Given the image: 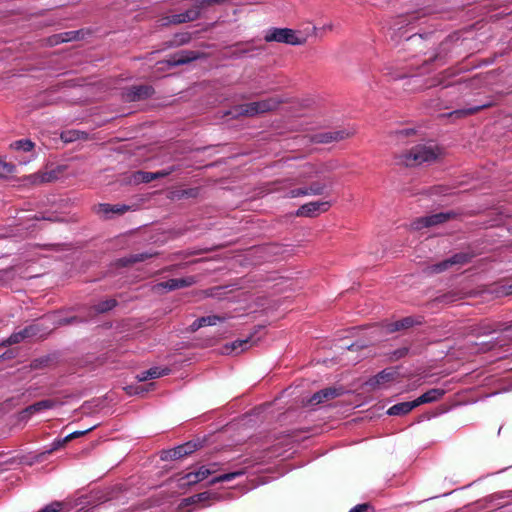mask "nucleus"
<instances>
[{"label":"nucleus","instance_id":"35","mask_svg":"<svg viewBox=\"0 0 512 512\" xmlns=\"http://www.w3.org/2000/svg\"><path fill=\"white\" fill-rule=\"evenodd\" d=\"M395 372L392 370H383L375 376V381L377 384H384L392 379H394Z\"/></svg>","mask_w":512,"mask_h":512},{"label":"nucleus","instance_id":"28","mask_svg":"<svg viewBox=\"0 0 512 512\" xmlns=\"http://www.w3.org/2000/svg\"><path fill=\"white\" fill-rule=\"evenodd\" d=\"M255 103L257 105L259 113L263 114L275 110L281 103V100L275 97H271L261 101H256Z\"/></svg>","mask_w":512,"mask_h":512},{"label":"nucleus","instance_id":"45","mask_svg":"<svg viewBox=\"0 0 512 512\" xmlns=\"http://www.w3.org/2000/svg\"><path fill=\"white\" fill-rule=\"evenodd\" d=\"M37 178H40L39 182H46V181H50L51 180V175L48 174V173H45L43 175H38Z\"/></svg>","mask_w":512,"mask_h":512},{"label":"nucleus","instance_id":"1","mask_svg":"<svg viewBox=\"0 0 512 512\" xmlns=\"http://www.w3.org/2000/svg\"><path fill=\"white\" fill-rule=\"evenodd\" d=\"M332 167H329L326 164H307L303 167V169L299 173V182H305L311 180L313 178H318L317 180L311 181L309 184L302 186L300 188L291 189L287 193V197L289 198H297L302 196H320L326 194L328 187L332 185V182L329 178L323 177L319 178L321 174L325 171L331 170Z\"/></svg>","mask_w":512,"mask_h":512},{"label":"nucleus","instance_id":"3","mask_svg":"<svg viewBox=\"0 0 512 512\" xmlns=\"http://www.w3.org/2000/svg\"><path fill=\"white\" fill-rule=\"evenodd\" d=\"M266 42H278L289 45H303L307 41V37L300 31L290 28H272L265 37Z\"/></svg>","mask_w":512,"mask_h":512},{"label":"nucleus","instance_id":"18","mask_svg":"<svg viewBox=\"0 0 512 512\" xmlns=\"http://www.w3.org/2000/svg\"><path fill=\"white\" fill-rule=\"evenodd\" d=\"M157 255H158L157 252H142V253H137V254H131L129 256H125L123 258L118 259L116 263H117V266H119V267H126V266L133 265L135 263H138V262H143V261L153 258Z\"/></svg>","mask_w":512,"mask_h":512},{"label":"nucleus","instance_id":"12","mask_svg":"<svg viewBox=\"0 0 512 512\" xmlns=\"http://www.w3.org/2000/svg\"><path fill=\"white\" fill-rule=\"evenodd\" d=\"M62 404L63 403L57 399H44L27 406L20 412V417L22 420L28 419L35 413L41 412L43 410L52 409Z\"/></svg>","mask_w":512,"mask_h":512},{"label":"nucleus","instance_id":"16","mask_svg":"<svg viewBox=\"0 0 512 512\" xmlns=\"http://www.w3.org/2000/svg\"><path fill=\"white\" fill-rule=\"evenodd\" d=\"M343 388H336V387H327L324 388L315 394L310 399V403L312 405H317L321 403H325L329 400L335 399L343 394Z\"/></svg>","mask_w":512,"mask_h":512},{"label":"nucleus","instance_id":"19","mask_svg":"<svg viewBox=\"0 0 512 512\" xmlns=\"http://www.w3.org/2000/svg\"><path fill=\"white\" fill-rule=\"evenodd\" d=\"M225 319V317L219 315L203 316L193 321V323L189 326V331L196 332L197 330L204 326H213L216 325L218 322L225 321Z\"/></svg>","mask_w":512,"mask_h":512},{"label":"nucleus","instance_id":"27","mask_svg":"<svg viewBox=\"0 0 512 512\" xmlns=\"http://www.w3.org/2000/svg\"><path fill=\"white\" fill-rule=\"evenodd\" d=\"M169 372V369H160L158 367H153V368H150L146 371H143L141 373H139L136 378L138 379V381L142 382V381H146L148 379H156V378H159L161 376H164V375H167Z\"/></svg>","mask_w":512,"mask_h":512},{"label":"nucleus","instance_id":"34","mask_svg":"<svg viewBox=\"0 0 512 512\" xmlns=\"http://www.w3.org/2000/svg\"><path fill=\"white\" fill-rule=\"evenodd\" d=\"M212 497V494L210 492H202V493H198V494H195L187 499H185V502L187 504H196V503H200V502H206L208 500H210Z\"/></svg>","mask_w":512,"mask_h":512},{"label":"nucleus","instance_id":"36","mask_svg":"<svg viewBox=\"0 0 512 512\" xmlns=\"http://www.w3.org/2000/svg\"><path fill=\"white\" fill-rule=\"evenodd\" d=\"M488 106L489 105H482V106H477V107H473V108H469V109L457 110V111H454L452 114H456L459 116L473 115Z\"/></svg>","mask_w":512,"mask_h":512},{"label":"nucleus","instance_id":"8","mask_svg":"<svg viewBox=\"0 0 512 512\" xmlns=\"http://www.w3.org/2000/svg\"><path fill=\"white\" fill-rule=\"evenodd\" d=\"M455 216L456 214L454 212H441L425 217H420L412 222V228L415 230H420L424 227L436 226L447 222Z\"/></svg>","mask_w":512,"mask_h":512},{"label":"nucleus","instance_id":"26","mask_svg":"<svg viewBox=\"0 0 512 512\" xmlns=\"http://www.w3.org/2000/svg\"><path fill=\"white\" fill-rule=\"evenodd\" d=\"M60 138L63 142L70 143V142L80 140V139L87 140L89 138V135L85 131L71 129V130L63 131L61 133Z\"/></svg>","mask_w":512,"mask_h":512},{"label":"nucleus","instance_id":"30","mask_svg":"<svg viewBox=\"0 0 512 512\" xmlns=\"http://www.w3.org/2000/svg\"><path fill=\"white\" fill-rule=\"evenodd\" d=\"M236 113L239 116H255L260 114L255 102H250L246 104H242L236 107Z\"/></svg>","mask_w":512,"mask_h":512},{"label":"nucleus","instance_id":"41","mask_svg":"<svg viewBox=\"0 0 512 512\" xmlns=\"http://www.w3.org/2000/svg\"><path fill=\"white\" fill-rule=\"evenodd\" d=\"M94 429V427H90V428H87L85 430H82V431H75V432H72L70 434H68L66 436V441L70 442L76 438H79L81 436H84L85 434L89 433L90 431H92Z\"/></svg>","mask_w":512,"mask_h":512},{"label":"nucleus","instance_id":"46","mask_svg":"<svg viewBox=\"0 0 512 512\" xmlns=\"http://www.w3.org/2000/svg\"><path fill=\"white\" fill-rule=\"evenodd\" d=\"M399 134L403 135V136H410V135L414 134V130L413 129H403V130L399 131Z\"/></svg>","mask_w":512,"mask_h":512},{"label":"nucleus","instance_id":"48","mask_svg":"<svg viewBox=\"0 0 512 512\" xmlns=\"http://www.w3.org/2000/svg\"><path fill=\"white\" fill-rule=\"evenodd\" d=\"M206 469H216V472H217L219 470V464L212 463L208 467H206Z\"/></svg>","mask_w":512,"mask_h":512},{"label":"nucleus","instance_id":"32","mask_svg":"<svg viewBox=\"0 0 512 512\" xmlns=\"http://www.w3.org/2000/svg\"><path fill=\"white\" fill-rule=\"evenodd\" d=\"M35 143L30 139H19L11 143V148L15 150H21L24 152H30L34 149Z\"/></svg>","mask_w":512,"mask_h":512},{"label":"nucleus","instance_id":"7","mask_svg":"<svg viewBox=\"0 0 512 512\" xmlns=\"http://www.w3.org/2000/svg\"><path fill=\"white\" fill-rule=\"evenodd\" d=\"M206 54L204 52L200 51H194V50H181L172 56H170L168 59H166L164 62L170 66H180L185 65L188 63H191L193 61H196L198 59L205 58Z\"/></svg>","mask_w":512,"mask_h":512},{"label":"nucleus","instance_id":"50","mask_svg":"<svg viewBox=\"0 0 512 512\" xmlns=\"http://www.w3.org/2000/svg\"><path fill=\"white\" fill-rule=\"evenodd\" d=\"M358 347H359V346H358V345H356V344H351V345L348 347V349H350V350H355V349H357Z\"/></svg>","mask_w":512,"mask_h":512},{"label":"nucleus","instance_id":"13","mask_svg":"<svg viewBox=\"0 0 512 512\" xmlns=\"http://www.w3.org/2000/svg\"><path fill=\"white\" fill-rule=\"evenodd\" d=\"M512 329V322L511 323H501V322H488L483 321L479 323L478 325L474 326L471 330V333L476 336H482V335H488L492 332L496 331H506Z\"/></svg>","mask_w":512,"mask_h":512},{"label":"nucleus","instance_id":"6","mask_svg":"<svg viewBox=\"0 0 512 512\" xmlns=\"http://www.w3.org/2000/svg\"><path fill=\"white\" fill-rule=\"evenodd\" d=\"M177 170H179V166L177 165L170 166L167 169H163L157 172H146L139 170L132 173L129 182L133 184L149 183L153 180L169 176Z\"/></svg>","mask_w":512,"mask_h":512},{"label":"nucleus","instance_id":"33","mask_svg":"<svg viewBox=\"0 0 512 512\" xmlns=\"http://www.w3.org/2000/svg\"><path fill=\"white\" fill-rule=\"evenodd\" d=\"M243 474H244L243 470L225 473V474L219 475V476L211 479L209 482V485H215L216 483L231 481Z\"/></svg>","mask_w":512,"mask_h":512},{"label":"nucleus","instance_id":"10","mask_svg":"<svg viewBox=\"0 0 512 512\" xmlns=\"http://www.w3.org/2000/svg\"><path fill=\"white\" fill-rule=\"evenodd\" d=\"M200 17L201 16H200L198 10L196 9L195 5L193 4V6L190 9L186 10L185 12L166 16V17L162 18L161 21H162V26L178 25V24L193 22V21L199 19Z\"/></svg>","mask_w":512,"mask_h":512},{"label":"nucleus","instance_id":"21","mask_svg":"<svg viewBox=\"0 0 512 512\" xmlns=\"http://www.w3.org/2000/svg\"><path fill=\"white\" fill-rule=\"evenodd\" d=\"M192 34L189 32H180L173 35L170 40L163 42L162 49L177 48L190 43Z\"/></svg>","mask_w":512,"mask_h":512},{"label":"nucleus","instance_id":"20","mask_svg":"<svg viewBox=\"0 0 512 512\" xmlns=\"http://www.w3.org/2000/svg\"><path fill=\"white\" fill-rule=\"evenodd\" d=\"M131 209L130 206L125 204H107V203H100L97 205V213L103 214L106 217H109V214H118L122 215L129 211Z\"/></svg>","mask_w":512,"mask_h":512},{"label":"nucleus","instance_id":"5","mask_svg":"<svg viewBox=\"0 0 512 512\" xmlns=\"http://www.w3.org/2000/svg\"><path fill=\"white\" fill-rule=\"evenodd\" d=\"M202 447V443L199 440L196 441H188L184 444H181L175 448L163 450L161 452L160 458L163 461L169 460H177L192 454Z\"/></svg>","mask_w":512,"mask_h":512},{"label":"nucleus","instance_id":"2","mask_svg":"<svg viewBox=\"0 0 512 512\" xmlns=\"http://www.w3.org/2000/svg\"><path fill=\"white\" fill-rule=\"evenodd\" d=\"M440 153V149L436 146L417 144L410 150L401 153L399 160L407 167H414L423 163L434 162Z\"/></svg>","mask_w":512,"mask_h":512},{"label":"nucleus","instance_id":"39","mask_svg":"<svg viewBox=\"0 0 512 512\" xmlns=\"http://www.w3.org/2000/svg\"><path fill=\"white\" fill-rule=\"evenodd\" d=\"M197 477L199 481H203L206 479L209 475L216 473V469H206V466H201L197 471Z\"/></svg>","mask_w":512,"mask_h":512},{"label":"nucleus","instance_id":"42","mask_svg":"<svg viewBox=\"0 0 512 512\" xmlns=\"http://www.w3.org/2000/svg\"><path fill=\"white\" fill-rule=\"evenodd\" d=\"M67 443L68 441H66V436L64 438L55 439L51 444L49 453L54 452L60 448H63Z\"/></svg>","mask_w":512,"mask_h":512},{"label":"nucleus","instance_id":"25","mask_svg":"<svg viewBox=\"0 0 512 512\" xmlns=\"http://www.w3.org/2000/svg\"><path fill=\"white\" fill-rule=\"evenodd\" d=\"M417 324H421V321L416 320L415 318H413L411 316H408V317L402 318L398 321L391 323L388 326V330L390 332H395V331L411 328Z\"/></svg>","mask_w":512,"mask_h":512},{"label":"nucleus","instance_id":"15","mask_svg":"<svg viewBox=\"0 0 512 512\" xmlns=\"http://www.w3.org/2000/svg\"><path fill=\"white\" fill-rule=\"evenodd\" d=\"M38 335L41 336L40 335V326L38 324H32V325L25 327L21 331L15 332L12 335H10V337L3 342V345L7 346V345L17 344L26 338H32V337H36Z\"/></svg>","mask_w":512,"mask_h":512},{"label":"nucleus","instance_id":"38","mask_svg":"<svg viewBox=\"0 0 512 512\" xmlns=\"http://www.w3.org/2000/svg\"><path fill=\"white\" fill-rule=\"evenodd\" d=\"M349 512H375V508L370 503H361L354 506Z\"/></svg>","mask_w":512,"mask_h":512},{"label":"nucleus","instance_id":"29","mask_svg":"<svg viewBox=\"0 0 512 512\" xmlns=\"http://www.w3.org/2000/svg\"><path fill=\"white\" fill-rule=\"evenodd\" d=\"M199 195V188H188L175 190L171 192L170 199L172 200H181L185 198H195Z\"/></svg>","mask_w":512,"mask_h":512},{"label":"nucleus","instance_id":"31","mask_svg":"<svg viewBox=\"0 0 512 512\" xmlns=\"http://www.w3.org/2000/svg\"><path fill=\"white\" fill-rule=\"evenodd\" d=\"M117 304L118 302L116 299H106L104 301L99 302L97 305H94L92 307V310L94 311L95 314H102L112 310L117 306Z\"/></svg>","mask_w":512,"mask_h":512},{"label":"nucleus","instance_id":"23","mask_svg":"<svg viewBox=\"0 0 512 512\" xmlns=\"http://www.w3.org/2000/svg\"><path fill=\"white\" fill-rule=\"evenodd\" d=\"M445 394V391L440 388H433L419 396L417 399H415L417 407L425 404V403H431L439 400L443 395Z\"/></svg>","mask_w":512,"mask_h":512},{"label":"nucleus","instance_id":"47","mask_svg":"<svg viewBox=\"0 0 512 512\" xmlns=\"http://www.w3.org/2000/svg\"><path fill=\"white\" fill-rule=\"evenodd\" d=\"M248 52V50H241V51H237V52H233L232 56L233 57H240L242 54Z\"/></svg>","mask_w":512,"mask_h":512},{"label":"nucleus","instance_id":"49","mask_svg":"<svg viewBox=\"0 0 512 512\" xmlns=\"http://www.w3.org/2000/svg\"><path fill=\"white\" fill-rule=\"evenodd\" d=\"M127 390H128L129 394H132V393L138 394L139 393L138 388H136L135 391H133V387L132 386H129L127 388Z\"/></svg>","mask_w":512,"mask_h":512},{"label":"nucleus","instance_id":"4","mask_svg":"<svg viewBox=\"0 0 512 512\" xmlns=\"http://www.w3.org/2000/svg\"><path fill=\"white\" fill-rule=\"evenodd\" d=\"M472 257H473V255L470 253L459 252V253L454 254L453 256H451L448 259H445L439 263L428 266L425 271L428 274L442 273L453 266H456V265L462 266V265L469 263L471 261Z\"/></svg>","mask_w":512,"mask_h":512},{"label":"nucleus","instance_id":"22","mask_svg":"<svg viewBox=\"0 0 512 512\" xmlns=\"http://www.w3.org/2000/svg\"><path fill=\"white\" fill-rule=\"evenodd\" d=\"M416 407H417V405H416L415 400L408 401V402H401V403H397V404L391 406L387 410V414L392 415V416H403V415L408 414L410 411H412Z\"/></svg>","mask_w":512,"mask_h":512},{"label":"nucleus","instance_id":"44","mask_svg":"<svg viewBox=\"0 0 512 512\" xmlns=\"http://www.w3.org/2000/svg\"><path fill=\"white\" fill-rule=\"evenodd\" d=\"M82 320L77 317V316H72V317H69V318H64L62 320L59 321V324L60 325H68V324H72V323H79L81 322Z\"/></svg>","mask_w":512,"mask_h":512},{"label":"nucleus","instance_id":"37","mask_svg":"<svg viewBox=\"0 0 512 512\" xmlns=\"http://www.w3.org/2000/svg\"><path fill=\"white\" fill-rule=\"evenodd\" d=\"M182 481H185L182 483V485H194V484H197L199 483V479L197 477V473L196 472H189L187 474H185L182 478H181Z\"/></svg>","mask_w":512,"mask_h":512},{"label":"nucleus","instance_id":"11","mask_svg":"<svg viewBox=\"0 0 512 512\" xmlns=\"http://www.w3.org/2000/svg\"><path fill=\"white\" fill-rule=\"evenodd\" d=\"M154 93L151 85H134L124 90L123 97L126 101L136 102L150 98Z\"/></svg>","mask_w":512,"mask_h":512},{"label":"nucleus","instance_id":"17","mask_svg":"<svg viewBox=\"0 0 512 512\" xmlns=\"http://www.w3.org/2000/svg\"><path fill=\"white\" fill-rule=\"evenodd\" d=\"M351 134L346 130L328 131L316 134L314 141L316 143L327 144L334 141H341L348 138Z\"/></svg>","mask_w":512,"mask_h":512},{"label":"nucleus","instance_id":"24","mask_svg":"<svg viewBox=\"0 0 512 512\" xmlns=\"http://www.w3.org/2000/svg\"><path fill=\"white\" fill-rule=\"evenodd\" d=\"M255 343L256 341L253 340V336L247 337L246 339H238L232 342L230 345H225L224 353L229 354L237 349H241V351H244L249 347L253 346Z\"/></svg>","mask_w":512,"mask_h":512},{"label":"nucleus","instance_id":"51","mask_svg":"<svg viewBox=\"0 0 512 512\" xmlns=\"http://www.w3.org/2000/svg\"><path fill=\"white\" fill-rule=\"evenodd\" d=\"M68 40H69V39H67V38H62V39H61V41H62V42H65V41H68Z\"/></svg>","mask_w":512,"mask_h":512},{"label":"nucleus","instance_id":"9","mask_svg":"<svg viewBox=\"0 0 512 512\" xmlns=\"http://www.w3.org/2000/svg\"><path fill=\"white\" fill-rule=\"evenodd\" d=\"M331 207L330 201H312L301 205L296 211L298 217H317L321 213L329 210Z\"/></svg>","mask_w":512,"mask_h":512},{"label":"nucleus","instance_id":"40","mask_svg":"<svg viewBox=\"0 0 512 512\" xmlns=\"http://www.w3.org/2000/svg\"><path fill=\"white\" fill-rule=\"evenodd\" d=\"M497 344H498L497 342L476 343V345L479 346V348L477 349V352H481V353L488 352V351L494 349Z\"/></svg>","mask_w":512,"mask_h":512},{"label":"nucleus","instance_id":"43","mask_svg":"<svg viewBox=\"0 0 512 512\" xmlns=\"http://www.w3.org/2000/svg\"><path fill=\"white\" fill-rule=\"evenodd\" d=\"M13 168V165L8 164L7 162L0 158V177L5 173H12Z\"/></svg>","mask_w":512,"mask_h":512},{"label":"nucleus","instance_id":"14","mask_svg":"<svg viewBox=\"0 0 512 512\" xmlns=\"http://www.w3.org/2000/svg\"><path fill=\"white\" fill-rule=\"evenodd\" d=\"M195 283H196V279L194 276H188V277L179 278V279L173 278V279H169L164 282L157 283L154 286V290L159 291L161 289H165L168 291H173V290H177L180 288L190 287Z\"/></svg>","mask_w":512,"mask_h":512}]
</instances>
